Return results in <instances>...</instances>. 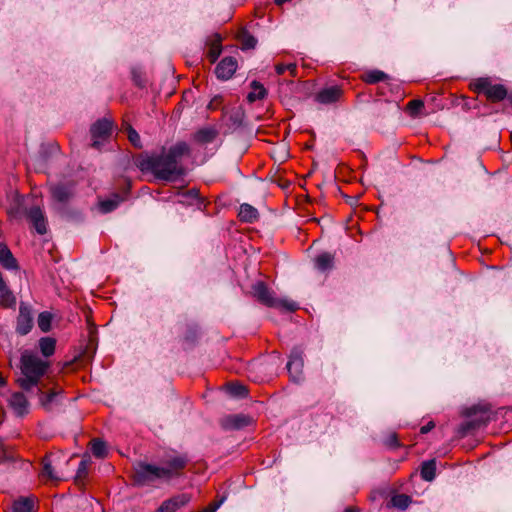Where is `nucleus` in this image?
<instances>
[{"mask_svg":"<svg viewBox=\"0 0 512 512\" xmlns=\"http://www.w3.org/2000/svg\"><path fill=\"white\" fill-rule=\"evenodd\" d=\"M190 154V147L186 142L180 141L163 148L160 153H142L135 158V165L142 172H151L157 179L174 181L184 175L181 159Z\"/></svg>","mask_w":512,"mask_h":512,"instance_id":"f257e3e1","label":"nucleus"},{"mask_svg":"<svg viewBox=\"0 0 512 512\" xmlns=\"http://www.w3.org/2000/svg\"><path fill=\"white\" fill-rule=\"evenodd\" d=\"M186 455H167L160 464L137 461L132 465V480L137 487H159L172 479L179 478L188 465Z\"/></svg>","mask_w":512,"mask_h":512,"instance_id":"f03ea898","label":"nucleus"},{"mask_svg":"<svg viewBox=\"0 0 512 512\" xmlns=\"http://www.w3.org/2000/svg\"><path fill=\"white\" fill-rule=\"evenodd\" d=\"M20 368L22 376L17 379V384L23 390L32 392L35 387L42 384L40 380L48 369V362L25 351L21 356Z\"/></svg>","mask_w":512,"mask_h":512,"instance_id":"7ed1b4c3","label":"nucleus"},{"mask_svg":"<svg viewBox=\"0 0 512 512\" xmlns=\"http://www.w3.org/2000/svg\"><path fill=\"white\" fill-rule=\"evenodd\" d=\"M253 294L260 303L268 307L279 308L289 312H294L298 309L296 302L276 298L264 282H257L253 285Z\"/></svg>","mask_w":512,"mask_h":512,"instance_id":"20e7f679","label":"nucleus"},{"mask_svg":"<svg viewBox=\"0 0 512 512\" xmlns=\"http://www.w3.org/2000/svg\"><path fill=\"white\" fill-rule=\"evenodd\" d=\"M61 457L58 454L50 453L42 459V469L40 477L51 481H61L64 479V474L60 471L59 465Z\"/></svg>","mask_w":512,"mask_h":512,"instance_id":"39448f33","label":"nucleus"},{"mask_svg":"<svg viewBox=\"0 0 512 512\" xmlns=\"http://www.w3.org/2000/svg\"><path fill=\"white\" fill-rule=\"evenodd\" d=\"M34 325V317L32 308L21 302L19 306V314L16 323V332L19 335H27Z\"/></svg>","mask_w":512,"mask_h":512,"instance_id":"423d86ee","label":"nucleus"},{"mask_svg":"<svg viewBox=\"0 0 512 512\" xmlns=\"http://www.w3.org/2000/svg\"><path fill=\"white\" fill-rule=\"evenodd\" d=\"M303 366V350L301 348L295 347L290 353L289 361L286 366L290 377L294 382H299L302 380Z\"/></svg>","mask_w":512,"mask_h":512,"instance_id":"0eeeda50","label":"nucleus"},{"mask_svg":"<svg viewBox=\"0 0 512 512\" xmlns=\"http://www.w3.org/2000/svg\"><path fill=\"white\" fill-rule=\"evenodd\" d=\"M25 215L38 234L44 235L47 232V220L39 206L26 209Z\"/></svg>","mask_w":512,"mask_h":512,"instance_id":"6e6552de","label":"nucleus"},{"mask_svg":"<svg viewBox=\"0 0 512 512\" xmlns=\"http://www.w3.org/2000/svg\"><path fill=\"white\" fill-rule=\"evenodd\" d=\"M112 130V123L107 119L97 121L91 127V135L93 139L92 146L99 149L101 142L99 139H106Z\"/></svg>","mask_w":512,"mask_h":512,"instance_id":"1a4fd4ad","label":"nucleus"},{"mask_svg":"<svg viewBox=\"0 0 512 512\" xmlns=\"http://www.w3.org/2000/svg\"><path fill=\"white\" fill-rule=\"evenodd\" d=\"M50 192L58 202L65 203L74 195V185L72 183H59L50 187Z\"/></svg>","mask_w":512,"mask_h":512,"instance_id":"9d476101","label":"nucleus"},{"mask_svg":"<svg viewBox=\"0 0 512 512\" xmlns=\"http://www.w3.org/2000/svg\"><path fill=\"white\" fill-rule=\"evenodd\" d=\"M237 69V61L233 57H225L216 66L215 73L219 79H230Z\"/></svg>","mask_w":512,"mask_h":512,"instance_id":"9b49d317","label":"nucleus"},{"mask_svg":"<svg viewBox=\"0 0 512 512\" xmlns=\"http://www.w3.org/2000/svg\"><path fill=\"white\" fill-rule=\"evenodd\" d=\"M34 389H36L39 402L44 409L50 410L52 406L57 402V397L59 394L57 390L49 389L47 392H45L43 390L42 384L38 387H35Z\"/></svg>","mask_w":512,"mask_h":512,"instance_id":"f8f14e48","label":"nucleus"},{"mask_svg":"<svg viewBox=\"0 0 512 512\" xmlns=\"http://www.w3.org/2000/svg\"><path fill=\"white\" fill-rule=\"evenodd\" d=\"M342 90L337 86H332L319 91L316 100L322 104H331L339 100Z\"/></svg>","mask_w":512,"mask_h":512,"instance_id":"ddd939ff","label":"nucleus"},{"mask_svg":"<svg viewBox=\"0 0 512 512\" xmlns=\"http://www.w3.org/2000/svg\"><path fill=\"white\" fill-rule=\"evenodd\" d=\"M8 402L9 406L18 416H23L28 412V401L23 393H13Z\"/></svg>","mask_w":512,"mask_h":512,"instance_id":"4468645a","label":"nucleus"},{"mask_svg":"<svg viewBox=\"0 0 512 512\" xmlns=\"http://www.w3.org/2000/svg\"><path fill=\"white\" fill-rule=\"evenodd\" d=\"M218 136V131L212 126L199 129L193 135V140L201 145L212 143Z\"/></svg>","mask_w":512,"mask_h":512,"instance_id":"2eb2a0df","label":"nucleus"},{"mask_svg":"<svg viewBox=\"0 0 512 512\" xmlns=\"http://www.w3.org/2000/svg\"><path fill=\"white\" fill-rule=\"evenodd\" d=\"M0 264L8 270L18 269V263L10 249L3 243H0Z\"/></svg>","mask_w":512,"mask_h":512,"instance_id":"dca6fc26","label":"nucleus"},{"mask_svg":"<svg viewBox=\"0 0 512 512\" xmlns=\"http://www.w3.org/2000/svg\"><path fill=\"white\" fill-rule=\"evenodd\" d=\"M36 498L20 497L13 501L11 512H34Z\"/></svg>","mask_w":512,"mask_h":512,"instance_id":"f3484780","label":"nucleus"},{"mask_svg":"<svg viewBox=\"0 0 512 512\" xmlns=\"http://www.w3.org/2000/svg\"><path fill=\"white\" fill-rule=\"evenodd\" d=\"M238 216L241 221L253 223L257 220L259 213L256 208L247 203H244L240 206Z\"/></svg>","mask_w":512,"mask_h":512,"instance_id":"a211bd4d","label":"nucleus"},{"mask_svg":"<svg viewBox=\"0 0 512 512\" xmlns=\"http://www.w3.org/2000/svg\"><path fill=\"white\" fill-rule=\"evenodd\" d=\"M249 424V418L243 415L228 416L223 421V426L228 429H240Z\"/></svg>","mask_w":512,"mask_h":512,"instance_id":"6ab92c4d","label":"nucleus"},{"mask_svg":"<svg viewBox=\"0 0 512 512\" xmlns=\"http://www.w3.org/2000/svg\"><path fill=\"white\" fill-rule=\"evenodd\" d=\"M485 96L492 102H499L505 99L506 97L508 98L509 95H507V90L503 85L492 84L490 88L487 90Z\"/></svg>","mask_w":512,"mask_h":512,"instance_id":"aec40b11","label":"nucleus"},{"mask_svg":"<svg viewBox=\"0 0 512 512\" xmlns=\"http://www.w3.org/2000/svg\"><path fill=\"white\" fill-rule=\"evenodd\" d=\"M314 262H315V267L319 271L324 272V271L332 269L333 264H334V257L332 254L325 252V253L318 255L315 258Z\"/></svg>","mask_w":512,"mask_h":512,"instance_id":"412c9836","label":"nucleus"},{"mask_svg":"<svg viewBox=\"0 0 512 512\" xmlns=\"http://www.w3.org/2000/svg\"><path fill=\"white\" fill-rule=\"evenodd\" d=\"M237 39L243 50L253 49L257 44L256 38L244 29L238 33Z\"/></svg>","mask_w":512,"mask_h":512,"instance_id":"4be33fe9","label":"nucleus"},{"mask_svg":"<svg viewBox=\"0 0 512 512\" xmlns=\"http://www.w3.org/2000/svg\"><path fill=\"white\" fill-rule=\"evenodd\" d=\"M252 91L248 94L247 99L249 102H255L256 100L263 99L267 91L262 84L257 81H253L251 84Z\"/></svg>","mask_w":512,"mask_h":512,"instance_id":"5701e85b","label":"nucleus"},{"mask_svg":"<svg viewBox=\"0 0 512 512\" xmlns=\"http://www.w3.org/2000/svg\"><path fill=\"white\" fill-rule=\"evenodd\" d=\"M16 304V297L7 287L0 289V305L5 308H12Z\"/></svg>","mask_w":512,"mask_h":512,"instance_id":"b1692460","label":"nucleus"},{"mask_svg":"<svg viewBox=\"0 0 512 512\" xmlns=\"http://www.w3.org/2000/svg\"><path fill=\"white\" fill-rule=\"evenodd\" d=\"M56 341L51 337H43L39 340V348L45 357H49L55 352Z\"/></svg>","mask_w":512,"mask_h":512,"instance_id":"393cba45","label":"nucleus"},{"mask_svg":"<svg viewBox=\"0 0 512 512\" xmlns=\"http://www.w3.org/2000/svg\"><path fill=\"white\" fill-rule=\"evenodd\" d=\"M436 461L429 460L422 464L421 477L426 481H432L435 478Z\"/></svg>","mask_w":512,"mask_h":512,"instance_id":"a878e982","label":"nucleus"},{"mask_svg":"<svg viewBox=\"0 0 512 512\" xmlns=\"http://www.w3.org/2000/svg\"><path fill=\"white\" fill-rule=\"evenodd\" d=\"M221 52H222L221 39L219 37H217L211 43V45L208 49V52H207V57L211 63H214L219 58Z\"/></svg>","mask_w":512,"mask_h":512,"instance_id":"bb28decb","label":"nucleus"},{"mask_svg":"<svg viewBox=\"0 0 512 512\" xmlns=\"http://www.w3.org/2000/svg\"><path fill=\"white\" fill-rule=\"evenodd\" d=\"M52 314L48 311L41 312L37 319L39 329L46 333L51 329Z\"/></svg>","mask_w":512,"mask_h":512,"instance_id":"cd10ccee","label":"nucleus"},{"mask_svg":"<svg viewBox=\"0 0 512 512\" xmlns=\"http://www.w3.org/2000/svg\"><path fill=\"white\" fill-rule=\"evenodd\" d=\"M91 451L97 458H104L107 455L106 443L100 439H93L91 441Z\"/></svg>","mask_w":512,"mask_h":512,"instance_id":"c85d7f7f","label":"nucleus"},{"mask_svg":"<svg viewBox=\"0 0 512 512\" xmlns=\"http://www.w3.org/2000/svg\"><path fill=\"white\" fill-rule=\"evenodd\" d=\"M122 201V198L118 195H115L112 199H106L100 202V210L103 213H109L116 209L119 203Z\"/></svg>","mask_w":512,"mask_h":512,"instance_id":"c756f323","label":"nucleus"},{"mask_svg":"<svg viewBox=\"0 0 512 512\" xmlns=\"http://www.w3.org/2000/svg\"><path fill=\"white\" fill-rule=\"evenodd\" d=\"M411 502V498L408 495L405 494H397L391 498V506L399 508V509H406Z\"/></svg>","mask_w":512,"mask_h":512,"instance_id":"7c9ffc66","label":"nucleus"},{"mask_svg":"<svg viewBox=\"0 0 512 512\" xmlns=\"http://www.w3.org/2000/svg\"><path fill=\"white\" fill-rule=\"evenodd\" d=\"M387 78H388V76L384 72L379 71V70H374V71H370V72L366 73L364 80H365V82H367L369 84H375L380 81H384Z\"/></svg>","mask_w":512,"mask_h":512,"instance_id":"2f4dec72","label":"nucleus"},{"mask_svg":"<svg viewBox=\"0 0 512 512\" xmlns=\"http://www.w3.org/2000/svg\"><path fill=\"white\" fill-rule=\"evenodd\" d=\"M169 500L173 503L174 508L177 510V509L185 506L187 503H189L191 500V496L187 493H182V494L173 496Z\"/></svg>","mask_w":512,"mask_h":512,"instance_id":"473e14b6","label":"nucleus"},{"mask_svg":"<svg viewBox=\"0 0 512 512\" xmlns=\"http://www.w3.org/2000/svg\"><path fill=\"white\" fill-rule=\"evenodd\" d=\"M169 500L173 503L174 508L177 510V509L185 506L187 503H189L191 500V496L187 493H182V494L173 496Z\"/></svg>","mask_w":512,"mask_h":512,"instance_id":"72a5a7b5","label":"nucleus"},{"mask_svg":"<svg viewBox=\"0 0 512 512\" xmlns=\"http://www.w3.org/2000/svg\"><path fill=\"white\" fill-rule=\"evenodd\" d=\"M491 85L492 84L488 78H479L473 83L474 91L483 94L487 93V90Z\"/></svg>","mask_w":512,"mask_h":512,"instance_id":"f704fd0d","label":"nucleus"},{"mask_svg":"<svg viewBox=\"0 0 512 512\" xmlns=\"http://www.w3.org/2000/svg\"><path fill=\"white\" fill-rule=\"evenodd\" d=\"M229 392L236 397H245L248 393L246 387L241 384L231 383L228 385Z\"/></svg>","mask_w":512,"mask_h":512,"instance_id":"c9c22d12","label":"nucleus"},{"mask_svg":"<svg viewBox=\"0 0 512 512\" xmlns=\"http://www.w3.org/2000/svg\"><path fill=\"white\" fill-rule=\"evenodd\" d=\"M89 465H90L89 457L88 456H84V458L79 463V466H78V469H77V474H76V479H82V478L86 477V475L88 473Z\"/></svg>","mask_w":512,"mask_h":512,"instance_id":"e433bc0d","label":"nucleus"},{"mask_svg":"<svg viewBox=\"0 0 512 512\" xmlns=\"http://www.w3.org/2000/svg\"><path fill=\"white\" fill-rule=\"evenodd\" d=\"M408 110L410 111V115L415 117L419 114L421 109L424 107V103L422 100L415 99L408 103Z\"/></svg>","mask_w":512,"mask_h":512,"instance_id":"4c0bfd02","label":"nucleus"},{"mask_svg":"<svg viewBox=\"0 0 512 512\" xmlns=\"http://www.w3.org/2000/svg\"><path fill=\"white\" fill-rule=\"evenodd\" d=\"M126 131L128 135L129 141L135 146V147H141V141L140 136L137 133L136 130H134L130 125L126 126Z\"/></svg>","mask_w":512,"mask_h":512,"instance_id":"58836bf2","label":"nucleus"},{"mask_svg":"<svg viewBox=\"0 0 512 512\" xmlns=\"http://www.w3.org/2000/svg\"><path fill=\"white\" fill-rule=\"evenodd\" d=\"M182 198L183 200H181L180 202L184 203V202H187L189 204H191V202H189L188 200H199L200 197H199V192L197 189H190L184 193H182Z\"/></svg>","mask_w":512,"mask_h":512,"instance_id":"ea45409f","label":"nucleus"},{"mask_svg":"<svg viewBox=\"0 0 512 512\" xmlns=\"http://www.w3.org/2000/svg\"><path fill=\"white\" fill-rule=\"evenodd\" d=\"M226 497L222 496L219 499L211 502L207 507L203 508L200 512H216L219 507L224 503Z\"/></svg>","mask_w":512,"mask_h":512,"instance_id":"a19ab883","label":"nucleus"},{"mask_svg":"<svg viewBox=\"0 0 512 512\" xmlns=\"http://www.w3.org/2000/svg\"><path fill=\"white\" fill-rule=\"evenodd\" d=\"M159 512H175L176 509L173 506V503L168 499L165 500L160 507L158 508Z\"/></svg>","mask_w":512,"mask_h":512,"instance_id":"79ce46f5","label":"nucleus"},{"mask_svg":"<svg viewBox=\"0 0 512 512\" xmlns=\"http://www.w3.org/2000/svg\"><path fill=\"white\" fill-rule=\"evenodd\" d=\"M476 427L475 423L473 421H468V422H465L461 425L460 427V433L462 435H466L469 431H471L472 429H474Z\"/></svg>","mask_w":512,"mask_h":512,"instance_id":"37998d69","label":"nucleus"},{"mask_svg":"<svg viewBox=\"0 0 512 512\" xmlns=\"http://www.w3.org/2000/svg\"><path fill=\"white\" fill-rule=\"evenodd\" d=\"M434 427H435L434 422L430 421L429 423H427L426 425H424V426H422V427H421L420 432H421L422 434H426V433H428L429 431H431Z\"/></svg>","mask_w":512,"mask_h":512,"instance_id":"c03bdc74","label":"nucleus"},{"mask_svg":"<svg viewBox=\"0 0 512 512\" xmlns=\"http://www.w3.org/2000/svg\"><path fill=\"white\" fill-rule=\"evenodd\" d=\"M275 70L278 75H282L285 71H287V64H277L275 66Z\"/></svg>","mask_w":512,"mask_h":512,"instance_id":"a18cd8bd","label":"nucleus"},{"mask_svg":"<svg viewBox=\"0 0 512 512\" xmlns=\"http://www.w3.org/2000/svg\"><path fill=\"white\" fill-rule=\"evenodd\" d=\"M287 71L290 72L291 76L295 77L297 72V65L295 63L287 64Z\"/></svg>","mask_w":512,"mask_h":512,"instance_id":"49530a36","label":"nucleus"},{"mask_svg":"<svg viewBox=\"0 0 512 512\" xmlns=\"http://www.w3.org/2000/svg\"><path fill=\"white\" fill-rule=\"evenodd\" d=\"M389 443H390L391 445H394V446H397V445H398L397 436H396L395 434H392V435L390 436Z\"/></svg>","mask_w":512,"mask_h":512,"instance_id":"de8ad7c7","label":"nucleus"},{"mask_svg":"<svg viewBox=\"0 0 512 512\" xmlns=\"http://www.w3.org/2000/svg\"><path fill=\"white\" fill-rule=\"evenodd\" d=\"M5 384H6V381L3 378V376L0 374V387H3Z\"/></svg>","mask_w":512,"mask_h":512,"instance_id":"09e8293b","label":"nucleus"},{"mask_svg":"<svg viewBox=\"0 0 512 512\" xmlns=\"http://www.w3.org/2000/svg\"><path fill=\"white\" fill-rule=\"evenodd\" d=\"M344 512H358V510H357V509H354V508H352V507H348V508H346V509L344 510Z\"/></svg>","mask_w":512,"mask_h":512,"instance_id":"8fccbe9b","label":"nucleus"},{"mask_svg":"<svg viewBox=\"0 0 512 512\" xmlns=\"http://www.w3.org/2000/svg\"><path fill=\"white\" fill-rule=\"evenodd\" d=\"M508 101H509V102H510V104L512 105V94H510V95L508 96Z\"/></svg>","mask_w":512,"mask_h":512,"instance_id":"3c124183","label":"nucleus"},{"mask_svg":"<svg viewBox=\"0 0 512 512\" xmlns=\"http://www.w3.org/2000/svg\"><path fill=\"white\" fill-rule=\"evenodd\" d=\"M156 512H159V509Z\"/></svg>","mask_w":512,"mask_h":512,"instance_id":"603ef678","label":"nucleus"}]
</instances>
